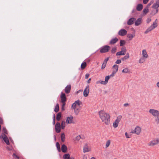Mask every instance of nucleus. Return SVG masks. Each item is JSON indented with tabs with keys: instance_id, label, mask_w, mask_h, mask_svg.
Listing matches in <instances>:
<instances>
[{
	"instance_id": "64",
	"label": "nucleus",
	"mask_w": 159,
	"mask_h": 159,
	"mask_svg": "<svg viewBox=\"0 0 159 159\" xmlns=\"http://www.w3.org/2000/svg\"><path fill=\"white\" fill-rule=\"evenodd\" d=\"M91 78L89 79V80L87 81V83L89 84L90 83V81L91 80Z\"/></svg>"
},
{
	"instance_id": "59",
	"label": "nucleus",
	"mask_w": 159,
	"mask_h": 159,
	"mask_svg": "<svg viewBox=\"0 0 159 159\" xmlns=\"http://www.w3.org/2000/svg\"><path fill=\"white\" fill-rule=\"evenodd\" d=\"M62 107H64L65 106V105H66V103H65V102H62Z\"/></svg>"
},
{
	"instance_id": "27",
	"label": "nucleus",
	"mask_w": 159,
	"mask_h": 159,
	"mask_svg": "<svg viewBox=\"0 0 159 159\" xmlns=\"http://www.w3.org/2000/svg\"><path fill=\"white\" fill-rule=\"evenodd\" d=\"M118 66L116 65H114L113 66V71L116 72L118 71Z\"/></svg>"
},
{
	"instance_id": "34",
	"label": "nucleus",
	"mask_w": 159,
	"mask_h": 159,
	"mask_svg": "<svg viewBox=\"0 0 159 159\" xmlns=\"http://www.w3.org/2000/svg\"><path fill=\"white\" fill-rule=\"evenodd\" d=\"M61 117V113L60 112L58 113L57 114V117H56V119L58 121H59Z\"/></svg>"
},
{
	"instance_id": "54",
	"label": "nucleus",
	"mask_w": 159,
	"mask_h": 159,
	"mask_svg": "<svg viewBox=\"0 0 159 159\" xmlns=\"http://www.w3.org/2000/svg\"><path fill=\"white\" fill-rule=\"evenodd\" d=\"M153 3V2H151L149 3H148L147 6V7L148 8H149V7H150V5L152 4V3Z\"/></svg>"
},
{
	"instance_id": "10",
	"label": "nucleus",
	"mask_w": 159,
	"mask_h": 159,
	"mask_svg": "<svg viewBox=\"0 0 159 159\" xmlns=\"http://www.w3.org/2000/svg\"><path fill=\"white\" fill-rule=\"evenodd\" d=\"M127 31L124 29H122L120 30L118 32V34L121 36H124L126 34Z\"/></svg>"
},
{
	"instance_id": "22",
	"label": "nucleus",
	"mask_w": 159,
	"mask_h": 159,
	"mask_svg": "<svg viewBox=\"0 0 159 159\" xmlns=\"http://www.w3.org/2000/svg\"><path fill=\"white\" fill-rule=\"evenodd\" d=\"M143 8V6L141 4H138L136 6V10L138 11H141Z\"/></svg>"
},
{
	"instance_id": "21",
	"label": "nucleus",
	"mask_w": 159,
	"mask_h": 159,
	"mask_svg": "<svg viewBox=\"0 0 159 159\" xmlns=\"http://www.w3.org/2000/svg\"><path fill=\"white\" fill-rule=\"evenodd\" d=\"M80 107L73 109L74 110V112L76 115H78V114L80 111Z\"/></svg>"
},
{
	"instance_id": "2",
	"label": "nucleus",
	"mask_w": 159,
	"mask_h": 159,
	"mask_svg": "<svg viewBox=\"0 0 159 159\" xmlns=\"http://www.w3.org/2000/svg\"><path fill=\"white\" fill-rule=\"evenodd\" d=\"M157 19L153 22V24L152 25L144 32L145 34H147L148 32L152 31L153 29L156 28L157 26Z\"/></svg>"
},
{
	"instance_id": "5",
	"label": "nucleus",
	"mask_w": 159,
	"mask_h": 159,
	"mask_svg": "<svg viewBox=\"0 0 159 159\" xmlns=\"http://www.w3.org/2000/svg\"><path fill=\"white\" fill-rule=\"evenodd\" d=\"M141 131V128L139 126H136L134 130H132L131 133L133 134H135L137 135H139Z\"/></svg>"
},
{
	"instance_id": "18",
	"label": "nucleus",
	"mask_w": 159,
	"mask_h": 159,
	"mask_svg": "<svg viewBox=\"0 0 159 159\" xmlns=\"http://www.w3.org/2000/svg\"><path fill=\"white\" fill-rule=\"evenodd\" d=\"M158 7H159V0H157L156 3L152 6V8L157 9Z\"/></svg>"
},
{
	"instance_id": "32",
	"label": "nucleus",
	"mask_w": 159,
	"mask_h": 159,
	"mask_svg": "<svg viewBox=\"0 0 159 159\" xmlns=\"http://www.w3.org/2000/svg\"><path fill=\"white\" fill-rule=\"evenodd\" d=\"M111 143V141L110 140H107L106 142L105 148H106L109 147Z\"/></svg>"
},
{
	"instance_id": "46",
	"label": "nucleus",
	"mask_w": 159,
	"mask_h": 159,
	"mask_svg": "<svg viewBox=\"0 0 159 159\" xmlns=\"http://www.w3.org/2000/svg\"><path fill=\"white\" fill-rule=\"evenodd\" d=\"M56 146L57 147V149L59 151H60V145L58 143H56Z\"/></svg>"
},
{
	"instance_id": "39",
	"label": "nucleus",
	"mask_w": 159,
	"mask_h": 159,
	"mask_svg": "<svg viewBox=\"0 0 159 159\" xmlns=\"http://www.w3.org/2000/svg\"><path fill=\"white\" fill-rule=\"evenodd\" d=\"M118 123L117 122H116L115 121L113 124V127L115 128H116L118 126Z\"/></svg>"
},
{
	"instance_id": "43",
	"label": "nucleus",
	"mask_w": 159,
	"mask_h": 159,
	"mask_svg": "<svg viewBox=\"0 0 159 159\" xmlns=\"http://www.w3.org/2000/svg\"><path fill=\"white\" fill-rule=\"evenodd\" d=\"M65 122L64 121H62L61 123V128L62 129H63L65 127Z\"/></svg>"
},
{
	"instance_id": "55",
	"label": "nucleus",
	"mask_w": 159,
	"mask_h": 159,
	"mask_svg": "<svg viewBox=\"0 0 159 159\" xmlns=\"http://www.w3.org/2000/svg\"><path fill=\"white\" fill-rule=\"evenodd\" d=\"M151 21V19L150 18H148L147 20V23H149Z\"/></svg>"
},
{
	"instance_id": "57",
	"label": "nucleus",
	"mask_w": 159,
	"mask_h": 159,
	"mask_svg": "<svg viewBox=\"0 0 159 159\" xmlns=\"http://www.w3.org/2000/svg\"><path fill=\"white\" fill-rule=\"evenodd\" d=\"M106 65L105 64H102V69H104L105 67H106Z\"/></svg>"
},
{
	"instance_id": "6",
	"label": "nucleus",
	"mask_w": 159,
	"mask_h": 159,
	"mask_svg": "<svg viewBox=\"0 0 159 159\" xmlns=\"http://www.w3.org/2000/svg\"><path fill=\"white\" fill-rule=\"evenodd\" d=\"M82 104V102H81L79 100H77L72 104L71 106V108L74 109L75 108L78 107H80V105H81Z\"/></svg>"
},
{
	"instance_id": "44",
	"label": "nucleus",
	"mask_w": 159,
	"mask_h": 159,
	"mask_svg": "<svg viewBox=\"0 0 159 159\" xmlns=\"http://www.w3.org/2000/svg\"><path fill=\"white\" fill-rule=\"evenodd\" d=\"M121 49L122 52H123L125 54L126 52V48L125 47H123L121 48Z\"/></svg>"
},
{
	"instance_id": "17",
	"label": "nucleus",
	"mask_w": 159,
	"mask_h": 159,
	"mask_svg": "<svg viewBox=\"0 0 159 159\" xmlns=\"http://www.w3.org/2000/svg\"><path fill=\"white\" fill-rule=\"evenodd\" d=\"M71 86L70 85H67L65 89V91L66 93H69L71 89Z\"/></svg>"
},
{
	"instance_id": "48",
	"label": "nucleus",
	"mask_w": 159,
	"mask_h": 159,
	"mask_svg": "<svg viewBox=\"0 0 159 159\" xmlns=\"http://www.w3.org/2000/svg\"><path fill=\"white\" fill-rule=\"evenodd\" d=\"M125 135L127 138H129L131 137V135L129 134L127 132L125 133Z\"/></svg>"
},
{
	"instance_id": "33",
	"label": "nucleus",
	"mask_w": 159,
	"mask_h": 159,
	"mask_svg": "<svg viewBox=\"0 0 159 159\" xmlns=\"http://www.w3.org/2000/svg\"><path fill=\"white\" fill-rule=\"evenodd\" d=\"M63 157L64 159H70V155L69 154H65L64 156Z\"/></svg>"
},
{
	"instance_id": "31",
	"label": "nucleus",
	"mask_w": 159,
	"mask_h": 159,
	"mask_svg": "<svg viewBox=\"0 0 159 159\" xmlns=\"http://www.w3.org/2000/svg\"><path fill=\"white\" fill-rule=\"evenodd\" d=\"M129 53H127L126 54V56H125L124 57L121 58V60L122 61H124L125 60H126V59L129 58Z\"/></svg>"
},
{
	"instance_id": "62",
	"label": "nucleus",
	"mask_w": 159,
	"mask_h": 159,
	"mask_svg": "<svg viewBox=\"0 0 159 159\" xmlns=\"http://www.w3.org/2000/svg\"><path fill=\"white\" fill-rule=\"evenodd\" d=\"M3 123V120L2 119L0 118V124H2Z\"/></svg>"
},
{
	"instance_id": "36",
	"label": "nucleus",
	"mask_w": 159,
	"mask_h": 159,
	"mask_svg": "<svg viewBox=\"0 0 159 159\" xmlns=\"http://www.w3.org/2000/svg\"><path fill=\"white\" fill-rule=\"evenodd\" d=\"M59 110V106L58 104H57L55 107L54 109V111L55 112H57Z\"/></svg>"
},
{
	"instance_id": "25",
	"label": "nucleus",
	"mask_w": 159,
	"mask_h": 159,
	"mask_svg": "<svg viewBox=\"0 0 159 159\" xmlns=\"http://www.w3.org/2000/svg\"><path fill=\"white\" fill-rule=\"evenodd\" d=\"M142 19L141 18H138L135 22V25L136 26L139 25L141 22Z\"/></svg>"
},
{
	"instance_id": "14",
	"label": "nucleus",
	"mask_w": 159,
	"mask_h": 159,
	"mask_svg": "<svg viewBox=\"0 0 159 159\" xmlns=\"http://www.w3.org/2000/svg\"><path fill=\"white\" fill-rule=\"evenodd\" d=\"M142 57L147 59L148 57V55L145 49H143L142 51Z\"/></svg>"
},
{
	"instance_id": "45",
	"label": "nucleus",
	"mask_w": 159,
	"mask_h": 159,
	"mask_svg": "<svg viewBox=\"0 0 159 159\" xmlns=\"http://www.w3.org/2000/svg\"><path fill=\"white\" fill-rule=\"evenodd\" d=\"M158 9H156V11H155V10H152V14L153 15H155L158 12Z\"/></svg>"
},
{
	"instance_id": "4",
	"label": "nucleus",
	"mask_w": 159,
	"mask_h": 159,
	"mask_svg": "<svg viewBox=\"0 0 159 159\" xmlns=\"http://www.w3.org/2000/svg\"><path fill=\"white\" fill-rule=\"evenodd\" d=\"M159 143V138H156L151 141L148 145L150 146H153Z\"/></svg>"
},
{
	"instance_id": "7",
	"label": "nucleus",
	"mask_w": 159,
	"mask_h": 159,
	"mask_svg": "<svg viewBox=\"0 0 159 159\" xmlns=\"http://www.w3.org/2000/svg\"><path fill=\"white\" fill-rule=\"evenodd\" d=\"M0 138L2 139L4 141L5 143L7 144H9V142L8 139L6 134L4 133H2L1 136H0Z\"/></svg>"
},
{
	"instance_id": "38",
	"label": "nucleus",
	"mask_w": 159,
	"mask_h": 159,
	"mask_svg": "<svg viewBox=\"0 0 159 159\" xmlns=\"http://www.w3.org/2000/svg\"><path fill=\"white\" fill-rule=\"evenodd\" d=\"M155 119V122L157 125L159 124V116L156 117Z\"/></svg>"
},
{
	"instance_id": "15",
	"label": "nucleus",
	"mask_w": 159,
	"mask_h": 159,
	"mask_svg": "<svg viewBox=\"0 0 159 159\" xmlns=\"http://www.w3.org/2000/svg\"><path fill=\"white\" fill-rule=\"evenodd\" d=\"M90 150V148L89 147L87 144H85L84 147L83 152L85 153L88 152Z\"/></svg>"
},
{
	"instance_id": "49",
	"label": "nucleus",
	"mask_w": 159,
	"mask_h": 159,
	"mask_svg": "<svg viewBox=\"0 0 159 159\" xmlns=\"http://www.w3.org/2000/svg\"><path fill=\"white\" fill-rule=\"evenodd\" d=\"M108 60H109V57H107L106 59H105L103 61V64H105V65H106L107 61H108Z\"/></svg>"
},
{
	"instance_id": "26",
	"label": "nucleus",
	"mask_w": 159,
	"mask_h": 159,
	"mask_svg": "<svg viewBox=\"0 0 159 159\" xmlns=\"http://www.w3.org/2000/svg\"><path fill=\"white\" fill-rule=\"evenodd\" d=\"M122 118V116L121 115H119L117 116L116 118V119L115 120L116 122H117L118 123H119L120 121Z\"/></svg>"
},
{
	"instance_id": "51",
	"label": "nucleus",
	"mask_w": 159,
	"mask_h": 159,
	"mask_svg": "<svg viewBox=\"0 0 159 159\" xmlns=\"http://www.w3.org/2000/svg\"><path fill=\"white\" fill-rule=\"evenodd\" d=\"M2 130L3 131V132H4V133L7 134V130L5 128H2Z\"/></svg>"
},
{
	"instance_id": "11",
	"label": "nucleus",
	"mask_w": 159,
	"mask_h": 159,
	"mask_svg": "<svg viewBox=\"0 0 159 159\" xmlns=\"http://www.w3.org/2000/svg\"><path fill=\"white\" fill-rule=\"evenodd\" d=\"M73 118V117L72 116L67 117L66 119V122L68 124L74 123Z\"/></svg>"
},
{
	"instance_id": "35",
	"label": "nucleus",
	"mask_w": 159,
	"mask_h": 159,
	"mask_svg": "<svg viewBox=\"0 0 159 159\" xmlns=\"http://www.w3.org/2000/svg\"><path fill=\"white\" fill-rule=\"evenodd\" d=\"M87 64L85 62H84L82 63L81 65V68L82 69H84L86 66Z\"/></svg>"
},
{
	"instance_id": "9",
	"label": "nucleus",
	"mask_w": 159,
	"mask_h": 159,
	"mask_svg": "<svg viewBox=\"0 0 159 159\" xmlns=\"http://www.w3.org/2000/svg\"><path fill=\"white\" fill-rule=\"evenodd\" d=\"M89 92V85L86 86V88L84 91V97H87Z\"/></svg>"
},
{
	"instance_id": "63",
	"label": "nucleus",
	"mask_w": 159,
	"mask_h": 159,
	"mask_svg": "<svg viewBox=\"0 0 159 159\" xmlns=\"http://www.w3.org/2000/svg\"><path fill=\"white\" fill-rule=\"evenodd\" d=\"M55 123V116H54V119H53V124L54 125Z\"/></svg>"
},
{
	"instance_id": "56",
	"label": "nucleus",
	"mask_w": 159,
	"mask_h": 159,
	"mask_svg": "<svg viewBox=\"0 0 159 159\" xmlns=\"http://www.w3.org/2000/svg\"><path fill=\"white\" fill-rule=\"evenodd\" d=\"M148 1L149 0H143V3L144 4H146L148 2Z\"/></svg>"
},
{
	"instance_id": "1",
	"label": "nucleus",
	"mask_w": 159,
	"mask_h": 159,
	"mask_svg": "<svg viewBox=\"0 0 159 159\" xmlns=\"http://www.w3.org/2000/svg\"><path fill=\"white\" fill-rule=\"evenodd\" d=\"M99 117L102 122L106 125H108L110 122V116L109 114L103 111L99 112Z\"/></svg>"
},
{
	"instance_id": "37",
	"label": "nucleus",
	"mask_w": 159,
	"mask_h": 159,
	"mask_svg": "<svg viewBox=\"0 0 159 159\" xmlns=\"http://www.w3.org/2000/svg\"><path fill=\"white\" fill-rule=\"evenodd\" d=\"M125 54L123 52H122V51L116 53V56L124 55Z\"/></svg>"
},
{
	"instance_id": "29",
	"label": "nucleus",
	"mask_w": 159,
	"mask_h": 159,
	"mask_svg": "<svg viewBox=\"0 0 159 159\" xmlns=\"http://www.w3.org/2000/svg\"><path fill=\"white\" fill-rule=\"evenodd\" d=\"M149 8H148L147 7H146V8H144L143 10V14L144 15L146 14L149 11Z\"/></svg>"
},
{
	"instance_id": "23",
	"label": "nucleus",
	"mask_w": 159,
	"mask_h": 159,
	"mask_svg": "<svg viewBox=\"0 0 159 159\" xmlns=\"http://www.w3.org/2000/svg\"><path fill=\"white\" fill-rule=\"evenodd\" d=\"M146 59V58L141 57L139 60V62L140 64L143 63L145 62Z\"/></svg>"
},
{
	"instance_id": "8",
	"label": "nucleus",
	"mask_w": 159,
	"mask_h": 159,
	"mask_svg": "<svg viewBox=\"0 0 159 159\" xmlns=\"http://www.w3.org/2000/svg\"><path fill=\"white\" fill-rule=\"evenodd\" d=\"M110 47L108 45H105L100 50L101 53H106L108 52L110 48Z\"/></svg>"
},
{
	"instance_id": "12",
	"label": "nucleus",
	"mask_w": 159,
	"mask_h": 159,
	"mask_svg": "<svg viewBox=\"0 0 159 159\" xmlns=\"http://www.w3.org/2000/svg\"><path fill=\"white\" fill-rule=\"evenodd\" d=\"M55 129L56 132L57 133H59L61 131V125L60 123L57 122L55 125Z\"/></svg>"
},
{
	"instance_id": "60",
	"label": "nucleus",
	"mask_w": 159,
	"mask_h": 159,
	"mask_svg": "<svg viewBox=\"0 0 159 159\" xmlns=\"http://www.w3.org/2000/svg\"><path fill=\"white\" fill-rule=\"evenodd\" d=\"M129 104L128 103H125L124 104V107H127L129 106Z\"/></svg>"
},
{
	"instance_id": "28",
	"label": "nucleus",
	"mask_w": 159,
	"mask_h": 159,
	"mask_svg": "<svg viewBox=\"0 0 159 159\" xmlns=\"http://www.w3.org/2000/svg\"><path fill=\"white\" fill-rule=\"evenodd\" d=\"M135 36L134 35L131 34H128L127 35V37L129 38V40H131Z\"/></svg>"
},
{
	"instance_id": "13",
	"label": "nucleus",
	"mask_w": 159,
	"mask_h": 159,
	"mask_svg": "<svg viewBox=\"0 0 159 159\" xmlns=\"http://www.w3.org/2000/svg\"><path fill=\"white\" fill-rule=\"evenodd\" d=\"M61 102H66V98L65 94L64 93H61Z\"/></svg>"
},
{
	"instance_id": "24",
	"label": "nucleus",
	"mask_w": 159,
	"mask_h": 159,
	"mask_svg": "<svg viewBox=\"0 0 159 159\" xmlns=\"http://www.w3.org/2000/svg\"><path fill=\"white\" fill-rule=\"evenodd\" d=\"M61 151L63 152H66L67 150V147L64 144H63L61 148Z\"/></svg>"
},
{
	"instance_id": "16",
	"label": "nucleus",
	"mask_w": 159,
	"mask_h": 159,
	"mask_svg": "<svg viewBox=\"0 0 159 159\" xmlns=\"http://www.w3.org/2000/svg\"><path fill=\"white\" fill-rule=\"evenodd\" d=\"M110 78V77L108 75L106 76L105 78V80L104 81H101L100 82V84L104 85L108 83V81Z\"/></svg>"
},
{
	"instance_id": "19",
	"label": "nucleus",
	"mask_w": 159,
	"mask_h": 159,
	"mask_svg": "<svg viewBox=\"0 0 159 159\" xmlns=\"http://www.w3.org/2000/svg\"><path fill=\"white\" fill-rule=\"evenodd\" d=\"M135 19L134 18H130L127 21V24L129 25H130L132 24Z\"/></svg>"
},
{
	"instance_id": "58",
	"label": "nucleus",
	"mask_w": 159,
	"mask_h": 159,
	"mask_svg": "<svg viewBox=\"0 0 159 159\" xmlns=\"http://www.w3.org/2000/svg\"><path fill=\"white\" fill-rule=\"evenodd\" d=\"M89 76V74H86L85 75V79H88V78Z\"/></svg>"
},
{
	"instance_id": "52",
	"label": "nucleus",
	"mask_w": 159,
	"mask_h": 159,
	"mask_svg": "<svg viewBox=\"0 0 159 159\" xmlns=\"http://www.w3.org/2000/svg\"><path fill=\"white\" fill-rule=\"evenodd\" d=\"M116 73V72H114V71H113L112 72V73L111 74V75H108L109 76V77H113L114 75Z\"/></svg>"
},
{
	"instance_id": "30",
	"label": "nucleus",
	"mask_w": 159,
	"mask_h": 159,
	"mask_svg": "<svg viewBox=\"0 0 159 159\" xmlns=\"http://www.w3.org/2000/svg\"><path fill=\"white\" fill-rule=\"evenodd\" d=\"M130 70H129L127 68H126L122 70V72L125 73H128L129 72Z\"/></svg>"
},
{
	"instance_id": "50",
	"label": "nucleus",
	"mask_w": 159,
	"mask_h": 159,
	"mask_svg": "<svg viewBox=\"0 0 159 159\" xmlns=\"http://www.w3.org/2000/svg\"><path fill=\"white\" fill-rule=\"evenodd\" d=\"M82 138L80 136V135H78V136H77L76 138H75V140H77V141H78L80 139Z\"/></svg>"
},
{
	"instance_id": "40",
	"label": "nucleus",
	"mask_w": 159,
	"mask_h": 159,
	"mask_svg": "<svg viewBox=\"0 0 159 159\" xmlns=\"http://www.w3.org/2000/svg\"><path fill=\"white\" fill-rule=\"evenodd\" d=\"M117 47H114L112 48L111 50V52L113 53H115L116 51Z\"/></svg>"
},
{
	"instance_id": "61",
	"label": "nucleus",
	"mask_w": 159,
	"mask_h": 159,
	"mask_svg": "<svg viewBox=\"0 0 159 159\" xmlns=\"http://www.w3.org/2000/svg\"><path fill=\"white\" fill-rule=\"evenodd\" d=\"M156 85L157 87L159 89V81L156 84Z\"/></svg>"
},
{
	"instance_id": "47",
	"label": "nucleus",
	"mask_w": 159,
	"mask_h": 159,
	"mask_svg": "<svg viewBox=\"0 0 159 159\" xmlns=\"http://www.w3.org/2000/svg\"><path fill=\"white\" fill-rule=\"evenodd\" d=\"M13 156L14 158V159H19V157L17 156L15 153H13Z\"/></svg>"
},
{
	"instance_id": "3",
	"label": "nucleus",
	"mask_w": 159,
	"mask_h": 159,
	"mask_svg": "<svg viewBox=\"0 0 159 159\" xmlns=\"http://www.w3.org/2000/svg\"><path fill=\"white\" fill-rule=\"evenodd\" d=\"M148 111L150 114L154 117L159 116V111L157 110L151 108L149 109Z\"/></svg>"
},
{
	"instance_id": "42",
	"label": "nucleus",
	"mask_w": 159,
	"mask_h": 159,
	"mask_svg": "<svg viewBox=\"0 0 159 159\" xmlns=\"http://www.w3.org/2000/svg\"><path fill=\"white\" fill-rule=\"evenodd\" d=\"M61 140L62 142L64 141L65 139V134H63V133L61 135Z\"/></svg>"
},
{
	"instance_id": "41",
	"label": "nucleus",
	"mask_w": 159,
	"mask_h": 159,
	"mask_svg": "<svg viewBox=\"0 0 159 159\" xmlns=\"http://www.w3.org/2000/svg\"><path fill=\"white\" fill-rule=\"evenodd\" d=\"M125 43V40H121L120 41V45L121 46H123Z\"/></svg>"
},
{
	"instance_id": "53",
	"label": "nucleus",
	"mask_w": 159,
	"mask_h": 159,
	"mask_svg": "<svg viewBox=\"0 0 159 159\" xmlns=\"http://www.w3.org/2000/svg\"><path fill=\"white\" fill-rule=\"evenodd\" d=\"M121 61L120 60H117L116 61V63L117 64H120L121 63Z\"/></svg>"
},
{
	"instance_id": "20",
	"label": "nucleus",
	"mask_w": 159,
	"mask_h": 159,
	"mask_svg": "<svg viewBox=\"0 0 159 159\" xmlns=\"http://www.w3.org/2000/svg\"><path fill=\"white\" fill-rule=\"evenodd\" d=\"M118 40V39L116 38H115L111 39L110 42V44H115Z\"/></svg>"
}]
</instances>
